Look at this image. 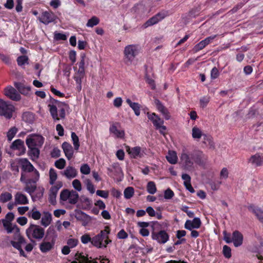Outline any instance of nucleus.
I'll use <instances>...</instances> for the list:
<instances>
[{
  "label": "nucleus",
  "instance_id": "nucleus-1",
  "mask_svg": "<svg viewBox=\"0 0 263 263\" xmlns=\"http://www.w3.org/2000/svg\"><path fill=\"white\" fill-rule=\"evenodd\" d=\"M27 237L32 242H34L33 239L41 240L45 235V230L39 225L31 224L26 230Z\"/></svg>",
  "mask_w": 263,
  "mask_h": 263
},
{
  "label": "nucleus",
  "instance_id": "nucleus-2",
  "mask_svg": "<svg viewBox=\"0 0 263 263\" xmlns=\"http://www.w3.org/2000/svg\"><path fill=\"white\" fill-rule=\"evenodd\" d=\"M138 49L135 45H128L124 48V62L127 65L133 63L134 60L138 54Z\"/></svg>",
  "mask_w": 263,
  "mask_h": 263
},
{
  "label": "nucleus",
  "instance_id": "nucleus-3",
  "mask_svg": "<svg viewBox=\"0 0 263 263\" xmlns=\"http://www.w3.org/2000/svg\"><path fill=\"white\" fill-rule=\"evenodd\" d=\"M14 109V106L10 102L0 99V116L9 119L12 118Z\"/></svg>",
  "mask_w": 263,
  "mask_h": 263
},
{
  "label": "nucleus",
  "instance_id": "nucleus-4",
  "mask_svg": "<svg viewBox=\"0 0 263 263\" xmlns=\"http://www.w3.org/2000/svg\"><path fill=\"white\" fill-rule=\"evenodd\" d=\"M152 227L153 231L152 232V238L154 240H156L158 243L164 244L166 243L169 239V235L165 230H160L159 231H155L154 226L157 222H152Z\"/></svg>",
  "mask_w": 263,
  "mask_h": 263
},
{
  "label": "nucleus",
  "instance_id": "nucleus-5",
  "mask_svg": "<svg viewBox=\"0 0 263 263\" xmlns=\"http://www.w3.org/2000/svg\"><path fill=\"white\" fill-rule=\"evenodd\" d=\"M26 143L28 148L41 147L44 143V138L39 135H30L27 138Z\"/></svg>",
  "mask_w": 263,
  "mask_h": 263
},
{
  "label": "nucleus",
  "instance_id": "nucleus-6",
  "mask_svg": "<svg viewBox=\"0 0 263 263\" xmlns=\"http://www.w3.org/2000/svg\"><path fill=\"white\" fill-rule=\"evenodd\" d=\"M108 227L104 230L101 231L100 233L93 237L91 239V242L92 245L97 248H101L102 247V242L105 238H108V234L109 232L107 230Z\"/></svg>",
  "mask_w": 263,
  "mask_h": 263
},
{
  "label": "nucleus",
  "instance_id": "nucleus-7",
  "mask_svg": "<svg viewBox=\"0 0 263 263\" xmlns=\"http://www.w3.org/2000/svg\"><path fill=\"white\" fill-rule=\"evenodd\" d=\"M14 239L15 241L12 240L10 242L12 246L19 251L21 256L27 257V255L22 248V245L26 243L25 239L18 233L16 235Z\"/></svg>",
  "mask_w": 263,
  "mask_h": 263
},
{
  "label": "nucleus",
  "instance_id": "nucleus-8",
  "mask_svg": "<svg viewBox=\"0 0 263 263\" xmlns=\"http://www.w3.org/2000/svg\"><path fill=\"white\" fill-rule=\"evenodd\" d=\"M191 157L193 163L195 162L199 165H204L207 159L203 152L199 150H195L191 152Z\"/></svg>",
  "mask_w": 263,
  "mask_h": 263
},
{
  "label": "nucleus",
  "instance_id": "nucleus-9",
  "mask_svg": "<svg viewBox=\"0 0 263 263\" xmlns=\"http://www.w3.org/2000/svg\"><path fill=\"white\" fill-rule=\"evenodd\" d=\"M180 159L184 169L189 171L194 169L193 160L191 158V153H187L183 151L180 156Z\"/></svg>",
  "mask_w": 263,
  "mask_h": 263
},
{
  "label": "nucleus",
  "instance_id": "nucleus-10",
  "mask_svg": "<svg viewBox=\"0 0 263 263\" xmlns=\"http://www.w3.org/2000/svg\"><path fill=\"white\" fill-rule=\"evenodd\" d=\"M4 95L13 101H18L21 99L19 92L11 86H8L5 89Z\"/></svg>",
  "mask_w": 263,
  "mask_h": 263
},
{
  "label": "nucleus",
  "instance_id": "nucleus-11",
  "mask_svg": "<svg viewBox=\"0 0 263 263\" xmlns=\"http://www.w3.org/2000/svg\"><path fill=\"white\" fill-rule=\"evenodd\" d=\"M56 16L52 12L46 11L42 13L41 16L39 17V20L42 23L47 25L53 22Z\"/></svg>",
  "mask_w": 263,
  "mask_h": 263
},
{
  "label": "nucleus",
  "instance_id": "nucleus-12",
  "mask_svg": "<svg viewBox=\"0 0 263 263\" xmlns=\"http://www.w3.org/2000/svg\"><path fill=\"white\" fill-rule=\"evenodd\" d=\"M60 173L68 179H73L78 175L77 170L74 167L70 165L67 166L64 171H61Z\"/></svg>",
  "mask_w": 263,
  "mask_h": 263
},
{
  "label": "nucleus",
  "instance_id": "nucleus-13",
  "mask_svg": "<svg viewBox=\"0 0 263 263\" xmlns=\"http://www.w3.org/2000/svg\"><path fill=\"white\" fill-rule=\"evenodd\" d=\"M14 85L18 90L19 93L25 96H29L31 92V87L25 85L22 82H14Z\"/></svg>",
  "mask_w": 263,
  "mask_h": 263
},
{
  "label": "nucleus",
  "instance_id": "nucleus-14",
  "mask_svg": "<svg viewBox=\"0 0 263 263\" xmlns=\"http://www.w3.org/2000/svg\"><path fill=\"white\" fill-rule=\"evenodd\" d=\"M74 217L79 221L82 222V225L85 226L90 220V217L88 215L81 210H74Z\"/></svg>",
  "mask_w": 263,
  "mask_h": 263
},
{
  "label": "nucleus",
  "instance_id": "nucleus-15",
  "mask_svg": "<svg viewBox=\"0 0 263 263\" xmlns=\"http://www.w3.org/2000/svg\"><path fill=\"white\" fill-rule=\"evenodd\" d=\"M166 15L164 13H157L155 16H153L146 21V22L144 24L145 28L157 24L160 21L163 19L166 16Z\"/></svg>",
  "mask_w": 263,
  "mask_h": 263
},
{
  "label": "nucleus",
  "instance_id": "nucleus-16",
  "mask_svg": "<svg viewBox=\"0 0 263 263\" xmlns=\"http://www.w3.org/2000/svg\"><path fill=\"white\" fill-rule=\"evenodd\" d=\"M249 162L256 166H260L263 164V155L256 153L251 156L249 159Z\"/></svg>",
  "mask_w": 263,
  "mask_h": 263
},
{
  "label": "nucleus",
  "instance_id": "nucleus-17",
  "mask_svg": "<svg viewBox=\"0 0 263 263\" xmlns=\"http://www.w3.org/2000/svg\"><path fill=\"white\" fill-rule=\"evenodd\" d=\"M243 235L238 231H235L232 234V240L235 247L240 246L243 242Z\"/></svg>",
  "mask_w": 263,
  "mask_h": 263
},
{
  "label": "nucleus",
  "instance_id": "nucleus-18",
  "mask_svg": "<svg viewBox=\"0 0 263 263\" xmlns=\"http://www.w3.org/2000/svg\"><path fill=\"white\" fill-rule=\"evenodd\" d=\"M118 126H120V123L118 122L112 124L109 128V132L118 138H123L125 135L124 131L118 130Z\"/></svg>",
  "mask_w": 263,
  "mask_h": 263
},
{
  "label": "nucleus",
  "instance_id": "nucleus-19",
  "mask_svg": "<svg viewBox=\"0 0 263 263\" xmlns=\"http://www.w3.org/2000/svg\"><path fill=\"white\" fill-rule=\"evenodd\" d=\"M147 116L148 119L152 121L156 128H157L159 126L163 125L164 123L163 120L155 113L150 114L148 112L147 113Z\"/></svg>",
  "mask_w": 263,
  "mask_h": 263
},
{
  "label": "nucleus",
  "instance_id": "nucleus-20",
  "mask_svg": "<svg viewBox=\"0 0 263 263\" xmlns=\"http://www.w3.org/2000/svg\"><path fill=\"white\" fill-rule=\"evenodd\" d=\"M62 147L66 158L68 160H70L73 155V150L71 144L67 142H64L62 144Z\"/></svg>",
  "mask_w": 263,
  "mask_h": 263
},
{
  "label": "nucleus",
  "instance_id": "nucleus-21",
  "mask_svg": "<svg viewBox=\"0 0 263 263\" xmlns=\"http://www.w3.org/2000/svg\"><path fill=\"white\" fill-rule=\"evenodd\" d=\"M44 239L43 242L40 245V249L42 253H46L51 250L54 245V242L50 240V241H45Z\"/></svg>",
  "mask_w": 263,
  "mask_h": 263
},
{
  "label": "nucleus",
  "instance_id": "nucleus-22",
  "mask_svg": "<svg viewBox=\"0 0 263 263\" xmlns=\"http://www.w3.org/2000/svg\"><path fill=\"white\" fill-rule=\"evenodd\" d=\"M248 210L252 212L256 216L259 221L261 222L263 220V211L260 208L256 207L253 205H249L248 207Z\"/></svg>",
  "mask_w": 263,
  "mask_h": 263
},
{
  "label": "nucleus",
  "instance_id": "nucleus-23",
  "mask_svg": "<svg viewBox=\"0 0 263 263\" xmlns=\"http://www.w3.org/2000/svg\"><path fill=\"white\" fill-rule=\"evenodd\" d=\"M126 150L128 153L130 155V157L134 158L137 157H141V148L139 146H136L133 148H130L127 146L126 147Z\"/></svg>",
  "mask_w": 263,
  "mask_h": 263
},
{
  "label": "nucleus",
  "instance_id": "nucleus-24",
  "mask_svg": "<svg viewBox=\"0 0 263 263\" xmlns=\"http://www.w3.org/2000/svg\"><path fill=\"white\" fill-rule=\"evenodd\" d=\"M36 180H34V179H29L26 182V187L25 188V191L29 193L30 195L35 191L36 189V186L35 185V183Z\"/></svg>",
  "mask_w": 263,
  "mask_h": 263
},
{
  "label": "nucleus",
  "instance_id": "nucleus-25",
  "mask_svg": "<svg viewBox=\"0 0 263 263\" xmlns=\"http://www.w3.org/2000/svg\"><path fill=\"white\" fill-rule=\"evenodd\" d=\"M15 202L19 204H26L28 203V200L25 195L17 193L15 195Z\"/></svg>",
  "mask_w": 263,
  "mask_h": 263
},
{
  "label": "nucleus",
  "instance_id": "nucleus-26",
  "mask_svg": "<svg viewBox=\"0 0 263 263\" xmlns=\"http://www.w3.org/2000/svg\"><path fill=\"white\" fill-rule=\"evenodd\" d=\"M126 102L134 111L135 114L139 116L140 114V105L138 103L133 102L129 99H127Z\"/></svg>",
  "mask_w": 263,
  "mask_h": 263
},
{
  "label": "nucleus",
  "instance_id": "nucleus-27",
  "mask_svg": "<svg viewBox=\"0 0 263 263\" xmlns=\"http://www.w3.org/2000/svg\"><path fill=\"white\" fill-rule=\"evenodd\" d=\"M57 237L55 231L53 227H50L46 232V235L45 239L51 240L55 242V239Z\"/></svg>",
  "mask_w": 263,
  "mask_h": 263
},
{
  "label": "nucleus",
  "instance_id": "nucleus-28",
  "mask_svg": "<svg viewBox=\"0 0 263 263\" xmlns=\"http://www.w3.org/2000/svg\"><path fill=\"white\" fill-rule=\"evenodd\" d=\"M58 192V189L57 187H51L49 194V201L50 203L54 205L56 203V197Z\"/></svg>",
  "mask_w": 263,
  "mask_h": 263
},
{
  "label": "nucleus",
  "instance_id": "nucleus-29",
  "mask_svg": "<svg viewBox=\"0 0 263 263\" xmlns=\"http://www.w3.org/2000/svg\"><path fill=\"white\" fill-rule=\"evenodd\" d=\"M51 220V214L49 212H44L41 219V224L45 227H47L50 224Z\"/></svg>",
  "mask_w": 263,
  "mask_h": 263
},
{
  "label": "nucleus",
  "instance_id": "nucleus-30",
  "mask_svg": "<svg viewBox=\"0 0 263 263\" xmlns=\"http://www.w3.org/2000/svg\"><path fill=\"white\" fill-rule=\"evenodd\" d=\"M166 159L171 164H176L178 160L177 153L173 151H168V154L166 156Z\"/></svg>",
  "mask_w": 263,
  "mask_h": 263
},
{
  "label": "nucleus",
  "instance_id": "nucleus-31",
  "mask_svg": "<svg viewBox=\"0 0 263 263\" xmlns=\"http://www.w3.org/2000/svg\"><path fill=\"white\" fill-rule=\"evenodd\" d=\"M79 198L78 193L73 190L70 192L69 197L68 198V202L72 204H75L77 203Z\"/></svg>",
  "mask_w": 263,
  "mask_h": 263
},
{
  "label": "nucleus",
  "instance_id": "nucleus-32",
  "mask_svg": "<svg viewBox=\"0 0 263 263\" xmlns=\"http://www.w3.org/2000/svg\"><path fill=\"white\" fill-rule=\"evenodd\" d=\"M2 222L3 224V226L5 228V229L7 230L8 233H10L12 232L13 229L14 228H16L17 230V231L19 232L18 228L16 227V225L14 226V227H12V224L11 222L7 220H2Z\"/></svg>",
  "mask_w": 263,
  "mask_h": 263
},
{
  "label": "nucleus",
  "instance_id": "nucleus-33",
  "mask_svg": "<svg viewBox=\"0 0 263 263\" xmlns=\"http://www.w3.org/2000/svg\"><path fill=\"white\" fill-rule=\"evenodd\" d=\"M22 167L24 171H27L28 172H33L34 170L32 164L26 159L23 160Z\"/></svg>",
  "mask_w": 263,
  "mask_h": 263
},
{
  "label": "nucleus",
  "instance_id": "nucleus-34",
  "mask_svg": "<svg viewBox=\"0 0 263 263\" xmlns=\"http://www.w3.org/2000/svg\"><path fill=\"white\" fill-rule=\"evenodd\" d=\"M12 149L21 150L24 148V143L23 141L21 139H17L13 141L10 146Z\"/></svg>",
  "mask_w": 263,
  "mask_h": 263
},
{
  "label": "nucleus",
  "instance_id": "nucleus-35",
  "mask_svg": "<svg viewBox=\"0 0 263 263\" xmlns=\"http://www.w3.org/2000/svg\"><path fill=\"white\" fill-rule=\"evenodd\" d=\"M48 107L49 109L50 113L54 120H59L60 119L58 117L57 107L55 105L53 104H49Z\"/></svg>",
  "mask_w": 263,
  "mask_h": 263
},
{
  "label": "nucleus",
  "instance_id": "nucleus-36",
  "mask_svg": "<svg viewBox=\"0 0 263 263\" xmlns=\"http://www.w3.org/2000/svg\"><path fill=\"white\" fill-rule=\"evenodd\" d=\"M40 147H34L29 148V153L32 159H37L40 155Z\"/></svg>",
  "mask_w": 263,
  "mask_h": 263
},
{
  "label": "nucleus",
  "instance_id": "nucleus-37",
  "mask_svg": "<svg viewBox=\"0 0 263 263\" xmlns=\"http://www.w3.org/2000/svg\"><path fill=\"white\" fill-rule=\"evenodd\" d=\"M28 215L34 220L40 219L41 216V213L37 211L35 207H34L31 211L28 212Z\"/></svg>",
  "mask_w": 263,
  "mask_h": 263
},
{
  "label": "nucleus",
  "instance_id": "nucleus-38",
  "mask_svg": "<svg viewBox=\"0 0 263 263\" xmlns=\"http://www.w3.org/2000/svg\"><path fill=\"white\" fill-rule=\"evenodd\" d=\"M192 137L195 139H199L203 135L201 130L197 126H194L192 128Z\"/></svg>",
  "mask_w": 263,
  "mask_h": 263
},
{
  "label": "nucleus",
  "instance_id": "nucleus-39",
  "mask_svg": "<svg viewBox=\"0 0 263 263\" xmlns=\"http://www.w3.org/2000/svg\"><path fill=\"white\" fill-rule=\"evenodd\" d=\"M49 183L50 184L53 185L57 179V173L54 168H51L49 170Z\"/></svg>",
  "mask_w": 263,
  "mask_h": 263
},
{
  "label": "nucleus",
  "instance_id": "nucleus-40",
  "mask_svg": "<svg viewBox=\"0 0 263 263\" xmlns=\"http://www.w3.org/2000/svg\"><path fill=\"white\" fill-rule=\"evenodd\" d=\"M72 141L74 149L77 151L79 149L80 147L79 139L78 136L74 132H72L71 134Z\"/></svg>",
  "mask_w": 263,
  "mask_h": 263
},
{
  "label": "nucleus",
  "instance_id": "nucleus-41",
  "mask_svg": "<svg viewBox=\"0 0 263 263\" xmlns=\"http://www.w3.org/2000/svg\"><path fill=\"white\" fill-rule=\"evenodd\" d=\"M12 198V195L9 192H5L0 195V202L3 203L10 201Z\"/></svg>",
  "mask_w": 263,
  "mask_h": 263
},
{
  "label": "nucleus",
  "instance_id": "nucleus-42",
  "mask_svg": "<svg viewBox=\"0 0 263 263\" xmlns=\"http://www.w3.org/2000/svg\"><path fill=\"white\" fill-rule=\"evenodd\" d=\"M85 54L84 53L81 55V61L79 64L78 72L81 74L84 73V65H85Z\"/></svg>",
  "mask_w": 263,
  "mask_h": 263
},
{
  "label": "nucleus",
  "instance_id": "nucleus-43",
  "mask_svg": "<svg viewBox=\"0 0 263 263\" xmlns=\"http://www.w3.org/2000/svg\"><path fill=\"white\" fill-rule=\"evenodd\" d=\"M77 255L78 257H77V259L80 260V263H98L96 260H89L87 257L83 255L82 254H78Z\"/></svg>",
  "mask_w": 263,
  "mask_h": 263
},
{
  "label": "nucleus",
  "instance_id": "nucleus-44",
  "mask_svg": "<svg viewBox=\"0 0 263 263\" xmlns=\"http://www.w3.org/2000/svg\"><path fill=\"white\" fill-rule=\"evenodd\" d=\"M134 194V190L133 187H127L124 191V197L127 199H130L133 196Z\"/></svg>",
  "mask_w": 263,
  "mask_h": 263
},
{
  "label": "nucleus",
  "instance_id": "nucleus-45",
  "mask_svg": "<svg viewBox=\"0 0 263 263\" xmlns=\"http://www.w3.org/2000/svg\"><path fill=\"white\" fill-rule=\"evenodd\" d=\"M147 191L151 194H154L156 192V186L153 181L148 182L147 184Z\"/></svg>",
  "mask_w": 263,
  "mask_h": 263
},
{
  "label": "nucleus",
  "instance_id": "nucleus-46",
  "mask_svg": "<svg viewBox=\"0 0 263 263\" xmlns=\"http://www.w3.org/2000/svg\"><path fill=\"white\" fill-rule=\"evenodd\" d=\"M99 23V19L97 17L94 16L88 21L86 26L89 27H93V26L98 25Z\"/></svg>",
  "mask_w": 263,
  "mask_h": 263
},
{
  "label": "nucleus",
  "instance_id": "nucleus-47",
  "mask_svg": "<svg viewBox=\"0 0 263 263\" xmlns=\"http://www.w3.org/2000/svg\"><path fill=\"white\" fill-rule=\"evenodd\" d=\"M84 183L86 186L87 190L89 191L91 194H93L95 192V189L91 180L89 179H86L84 180Z\"/></svg>",
  "mask_w": 263,
  "mask_h": 263
},
{
  "label": "nucleus",
  "instance_id": "nucleus-48",
  "mask_svg": "<svg viewBox=\"0 0 263 263\" xmlns=\"http://www.w3.org/2000/svg\"><path fill=\"white\" fill-rule=\"evenodd\" d=\"M54 165L57 168L62 170L66 165V161L63 158H60L55 161Z\"/></svg>",
  "mask_w": 263,
  "mask_h": 263
},
{
  "label": "nucleus",
  "instance_id": "nucleus-49",
  "mask_svg": "<svg viewBox=\"0 0 263 263\" xmlns=\"http://www.w3.org/2000/svg\"><path fill=\"white\" fill-rule=\"evenodd\" d=\"M70 192V191L67 189L63 190L60 193V199L64 201H67L69 197Z\"/></svg>",
  "mask_w": 263,
  "mask_h": 263
},
{
  "label": "nucleus",
  "instance_id": "nucleus-50",
  "mask_svg": "<svg viewBox=\"0 0 263 263\" xmlns=\"http://www.w3.org/2000/svg\"><path fill=\"white\" fill-rule=\"evenodd\" d=\"M28 58L26 55L20 56L17 59V62L19 66H23L25 64H28Z\"/></svg>",
  "mask_w": 263,
  "mask_h": 263
},
{
  "label": "nucleus",
  "instance_id": "nucleus-51",
  "mask_svg": "<svg viewBox=\"0 0 263 263\" xmlns=\"http://www.w3.org/2000/svg\"><path fill=\"white\" fill-rule=\"evenodd\" d=\"M223 254L224 256L227 258H230L231 257V249L230 247L227 245H224L223 247L222 250Z\"/></svg>",
  "mask_w": 263,
  "mask_h": 263
},
{
  "label": "nucleus",
  "instance_id": "nucleus-52",
  "mask_svg": "<svg viewBox=\"0 0 263 263\" xmlns=\"http://www.w3.org/2000/svg\"><path fill=\"white\" fill-rule=\"evenodd\" d=\"M17 132V128L15 127L11 128L7 133L8 141H11Z\"/></svg>",
  "mask_w": 263,
  "mask_h": 263
},
{
  "label": "nucleus",
  "instance_id": "nucleus-53",
  "mask_svg": "<svg viewBox=\"0 0 263 263\" xmlns=\"http://www.w3.org/2000/svg\"><path fill=\"white\" fill-rule=\"evenodd\" d=\"M204 139L205 141L204 142L205 143H208V145L210 146V148L214 149L215 148V144L214 141L212 140V138L210 137H208L205 135H203Z\"/></svg>",
  "mask_w": 263,
  "mask_h": 263
},
{
  "label": "nucleus",
  "instance_id": "nucleus-54",
  "mask_svg": "<svg viewBox=\"0 0 263 263\" xmlns=\"http://www.w3.org/2000/svg\"><path fill=\"white\" fill-rule=\"evenodd\" d=\"M80 172L83 174L88 175L90 172V167L87 164H84L81 166Z\"/></svg>",
  "mask_w": 263,
  "mask_h": 263
},
{
  "label": "nucleus",
  "instance_id": "nucleus-55",
  "mask_svg": "<svg viewBox=\"0 0 263 263\" xmlns=\"http://www.w3.org/2000/svg\"><path fill=\"white\" fill-rule=\"evenodd\" d=\"M145 79L146 82L151 87V88L152 89H155L156 88L155 81L153 79L149 78V77L147 75V73H145Z\"/></svg>",
  "mask_w": 263,
  "mask_h": 263
},
{
  "label": "nucleus",
  "instance_id": "nucleus-56",
  "mask_svg": "<svg viewBox=\"0 0 263 263\" xmlns=\"http://www.w3.org/2000/svg\"><path fill=\"white\" fill-rule=\"evenodd\" d=\"M73 187L78 191L80 192L82 190L81 182L78 179H74L72 181Z\"/></svg>",
  "mask_w": 263,
  "mask_h": 263
},
{
  "label": "nucleus",
  "instance_id": "nucleus-57",
  "mask_svg": "<svg viewBox=\"0 0 263 263\" xmlns=\"http://www.w3.org/2000/svg\"><path fill=\"white\" fill-rule=\"evenodd\" d=\"M174 194L172 190L170 189H167L164 192V198L166 199H170L173 198Z\"/></svg>",
  "mask_w": 263,
  "mask_h": 263
},
{
  "label": "nucleus",
  "instance_id": "nucleus-58",
  "mask_svg": "<svg viewBox=\"0 0 263 263\" xmlns=\"http://www.w3.org/2000/svg\"><path fill=\"white\" fill-rule=\"evenodd\" d=\"M206 46V45L204 44V43L201 41V42H200L198 44H197V45H196L194 48H193V50L195 52H198L199 51V50H202L203 48H204Z\"/></svg>",
  "mask_w": 263,
  "mask_h": 263
},
{
  "label": "nucleus",
  "instance_id": "nucleus-59",
  "mask_svg": "<svg viewBox=\"0 0 263 263\" xmlns=\"http://www.w3.org/2000/svg\"><path fill=\"white\" fill-rule=\"evenodd\" d=\"M155 103L156 104L157 109L160 112H161L165 108H166V107L162 104V103L158 99L155 100Z\"/></svg>",
  "mask_w": 263,
  "mask_h": 263
},
{
  "label": "nucleus",
  "instance_id": "nucleus-60",
  "mask_svg": "<svg viewBox=\"0 0 263 263\" xmlns=\"http://www.w3.org/2000/svg\"><path fill=\"white\" fill-rule=\"evenodd\" d=\"M78 242V240L76 239L70 238L67 240V243L68 246L71 248L76 247Z\"/></svg>",
  "mask_w": 263,
  "mask_h": 263
},
{
  "label": "nucleus",
  "instance_id": "nucleus-61",
  "mask_svg": "<svg viewBox=\"0 0 263 263\" xmlns=\"http://www.w3.org/2000/svg\"><path fill=\"white\" fill-rule=\"evenodd\" d=\"M96 194L97 195L104 198H107L108 197V192L106 191L97 190Z\"/></svg>",
  "mask_w": 263,
  "mask_h": 263
},
{
  "label": "nucleus",
  "instance_id": "nucleus-62",
  "mask_svg": "<svg viewBox=\"0 0 263 263\" xmlns=\"http://www.w3.org/2000/svg\"><path fill=\"white\" fill-rule=\"evenodd\" d=\"M61 151L58 148H54L51 153V156L52 158H58L60 156Z\"/></svg>",
  "mask_w": 263,
  "mask_h": 263
},
{
  "label": "nucleus",
  "instance_id": "nucleus-63",
  "mask_svg": "<svg viewBox=\"0 0 263 263\" xmlns=\"http://www.w3.org/2000/svg\"><path fill=\"white\" fill-rule=\"evenodd\" d=\"M192 222H193V225L195 229L199 228L201 224L200 218L197 217L194 218Z\"/></svg>",
  "mask_w": 263,
  "mask_h": 263
},
{
  "label": "nucleus",
  "instance_id": "nucleus-64",
  "mask_svg": "<svg viewBox=\"0 0 263 263\" xmlns=\"http://www.w3.org/2000/svg\"><path fill=\"white\" fill-rule=\"evenodd\" d=\"M219 71L216 67H214L211 72V77L213 79L217 78L219 76Z\"/></svg>",
  "mask_w": 263,
  "mask_h": 263
}]
</instances>
